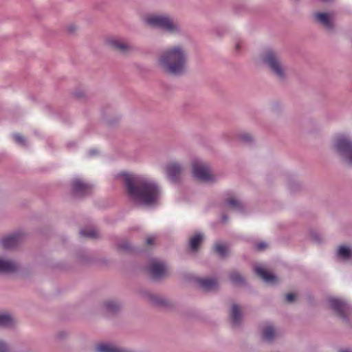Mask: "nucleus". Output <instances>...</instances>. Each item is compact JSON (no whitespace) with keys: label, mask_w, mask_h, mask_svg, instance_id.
I'll return each instance as SVG.
<instances>
[{"label":"nucleus","mask_w":352,"mask_h":352,"mask_svg":"<svg viewBox=\"0 0 352 352\" xmlns=\"http://www.w3.org/2000/svg\"><path fill=\"white\" fill-rule=\"evenodd\" d=\"M117 177L122 179L129 195L143 205H152L160 196L161 190L157 183L145 176L120 173Z\"/></svg>","instance_id":"obj_1"},{"label":"nucleus","mask_w":352,"mask_h":352,"mask_svg":"<svg viewBox=\"0 0 352 352\" xmlns=\"http://www.w3.org/2000/svg\"><path fill=\"white\" fill-rule=\"evenodd\" d=\"M188 54L184 47L176 45L167 47L161 52L157 65L165 74L180 76L187 71Z\"/></svg>","instance_id":"obj_2"},{"label":"nucleus","mask_w":352,"mask_h":352,"mask_svg":"<svg viewBox=\"0 0 352 352\" xmlns=\"http://www.w3.org/2000/svg\"><path fill=\"white\" fill-rule=\"evenodd\" d=\"M143 22L151 28L162 30L173 35H180L184 32L179 23L168 14H148L143 17Z\"/></svg>","instance_id":"obj_3"},{"label":"nucleus","mask_w":352,"mask_h":352,"mask_svg":"<svg viewBox=\"0 0 352 352\" xmlns=\"http://www.w3.org/2000/svg\"><path fill=\"white\" fill-rule=\"evenodd\" d=\"M262 63L266 65L276 77L284 79L286 77V69L278 55L272 50H268L261 57Z\"/></svg>","instance_id":"obj_4"},{"label":"nucleus","mask_w":352,"mask_h":352,"mask_svg":"<svg viewBox=\"0 0 352 352\" xmlns=\"http://www.w3.org/2000/svg\"><path fill=\"white\" fill-rule=\"evenodd\" d=\"M192 175L197 179L210 183L215 181L214 176L212 174L210 166L201 161H195L192 165Z\"/></svg>","instance_id":"obj_5"},{"label":"nucleus","mask_w":352,"mask_h":352,"mask_svg":"<svg viewBox=\"0 0 352 352\" xmlns=\"http://www.w3.org/2000/svg\"><path fill=\"white\" fill-rule=\"evenodd\" d=\"M72 192L76 198H82L89 195L94 186L79 177L74 178L71 182Z\"/></svg>","instance_id":"obj_6"},{"label":"nucleus","mask_w":352,"mask_h":352,"mask_svg":"<svg viewBox=\"0 0 352 352\" xmlns=\"http://www.w3.org/2000/svg\"><path fill=\"white\" fill-rule=\"evenodd\" d=\"M331 146L344 154H352V139L347 134H336L332 138Z\"/></svg>","instance_id":"obj_7"},{"label":"nucleus","mask_w":352,"mask_h":352,"mask_svg":"<svg viewBox=\"0 0 352 352\" xmlns=\"http://www.w3.org/2000/svg\"><path fill=\"white\" fill-rule=\"evenodd\" d=\"M330 307L343 320L348 321L346 311L349 309V305L343 300L337 298H330L328 300Z\"/></svg>","instance_id":"obj_8"},{"label":"nucleus","mask_w":352,"mask_h":352,"mask_svg":"<svg viewBox=\"0 0 352 352\" xmlns=\"http://www.w3.org/2000/svg\"><path fill=\"white\" fill-rule=\"evenodd\" d=\"M315 21L327 30L331 31L334 27L333 14L329 12H318L314 14Z\"/></svg>","instance_id":"obj_9"},{"label":"nucleus","mask_w":352,"mask_h":352,"mask_svg":"<svg viewBox=\"0 0 352 352\" xmlns=\"http://www.w3.org/2000/svg\"><path fill=\"white\" fill-rule=\"evenodd\" d=\"M23 239V234L16 232L3 237L1 240V244L5 249H12L16 247Z\"/></svg>","instance_id":"obj_10"},{"label":"nucleus","mask_w":352,"mask_h":352,"mask_svg":"<svg viewBox=\"0 0 352 352\" xmlns=\"http://www.w3.org/2000/svg\"><path fill=\"white\" fill-rule=\"evenodd\" d=\"M149 272L153 279H160L166 275V265L162 262L154 261L150 265Z\"/></svg>","instance_id":"obj_11"},{"label":"nucleus","mask_w":352,"mask_h":352,"mask_svg":"<svg viewBox=\"0 0 352 352\" xmlns=\"http://www.w3.org/2000/svg\"><path fill=\"white\" fill-rule=\"evenodd\" d=\"M182 168L180 164L173 162L169 164L166 167V173L168 179L174 183L179 182L182 174Z\"/></svg>","instance_id":"obj_12"},{"label":"nucleus","mask_w":352,"mask_h":352,"mask_svg":"<svg viewBox=\"0 0 352 352\" xmlns=\"http://www.w3.org/2000/svg\"><path fill=\"white\" fill-rule=\"evenodd\" d=\"M19 269L20 266L16 262L0 258V272L11 274L16 272Z\"/></svg>","instance_id":"obj_13"},{"label":"nucleus","mask_w":352,"mask_h":352,"mask_svg":"<svg viewBox=\"0 0 352 352\" xmlns=\"http://www.w3.org/2000/svg\"><path fill=\"white\" fill-rule=\"evenodd\" d=\"M108 45L112 48L123 53H126L131 50V47L129 43L120 38H112L107 41Z\"/></svg>","instance_id":"obj_14"},{"label":"nucleus","mask_w":352,"mask_h":352,"mask_svg":"<svg viewBox=\"0 0 352 352\" xmlns=\"http://www.w3.org/2000/svg\"><path fill=\"white\" fill-rule=\"evenodd\" d=\"M108 45L112 48L123 53H126L131 50V47L129 43L120 38H112L107 41Z\"/></svg>","instance_id":"obj_15"},{"label":"nucleus","mask_w":352,"mask_h":352,"mask_svg":"<svg viewBox=\"0 0 352 352\" xmlns=\"http://www.w3.org/2000/svg\"><path fill=\"white\" fill-rule=\"evenodd\" d=\"M96 351V352H133L131 350L107 343L98 344Z\"/></svg>","instance_id":"obj_16"},{"label":"nucleus","mask_w":352,"mask_h":352,"mask_svg":"<svg viewBox=\"0 0 352 352\" xmlns=\"http://www.w3.org/2000/svg\"><path fill=\"white\" fill-rule=\"evenodd\" d=\"M230 320L233 327H238L241 323L242 314L238 305L234 304L232 307Z\"/></svg>","instance_id":"obj_17"},{"label":"nucleus","mask_w":352,"mask_h":352,"mask_svg":"<svg viewBox=\"0 0 352 352\" xmlns=\"http://www.w3.org/2000/svg\"><path fill=\"white\" fill-rule=\"evenodd\" d=\"M254 271L255 273L267 283H273L276 280V277L274 275L269 273L261 267H255Z\"/></svg>","instance_id":"obj_18"},{"label":"nucleus","mask_w":352,"mask_h":352,"mask_svg":"<svg viewBox=\"0 0 352 352\" xmlns=\"http://www.w3.org/2000/svg\"><path fill=\"white\" fill-rule=\"evenodd\" d=\"M199 285L206 291H210L215 289L218 283L216 278H200L197 280Z\"/></svg>","instance_id":"obj_19"},{"label":"nucleus","mask_w":352,"mask_h":352,"mask_svg":"<svg viewBox=\"0 0 352 352\" xmlns=\"http://www.w3.org/2000/svg\"><path fill=\"white\" fill-rule=\"evenodd\" d=\"M16 322L14 317L8 312L0 313V327H12Z\"/></svg>","instance_id":"obj_20"},{"label":"nucleus","mask_w":352,"mask_h":352,"mask_svg":"<svg viewBox=\"0 0 352 352\" xmlns=\"http://www.w3.org/2000/svg\"><path fill=\"white\" fill-rule=\"evenodd\" d=\"M237 140L243 144L252 145L255 142L254 135L246 131H241L236 135Z\"/></svg>","instance_id":"obj_21"},{"label":"nucleus","mask_w":352,"mask_h":352,"mask_svg":"<svg viewBox=\"0 0 352 352\" xmlns=\"http://www.w3.org/2000/svg\"><path fill=\"white\" fill-rule=\"evenodd\" d=\"M276 336V331L272 325L265 326L262 331V338L264 341L271 342Z\"/></svg>","instance_id":"obj_22"},{"label":"nucleus","mask_w":352,"mask_h":352,"mask_svg":"<svg viewBox=\"0 0 352 352\" xmlns=\"http://www.w3.org/2000/svg\"><path fill=\"white\" fill-rule=\"evenodd\" d=\"M146 296L151 303L157 306H166V300L162 296L156 294H151L150 292L146 293Z\"/></svg>","instance_id":"obj_23"},{"label":"nucleus","mask_w":352,"mask_h":352,"mask_svg":"<svg viewBox=\"0 0 352 352\" xmlns=\"http://www.w3.org/2000/svg\"><path fill=\"white\" fill-rule=\"evenodd\" d=\"M337 256L342 260H349L352 257V250L346 246H340L337 252Z\"/></svg>","instance_id":"obj_24"},{"label":"nucleus","mask_w":352,"mask_h":352,"mask_svg":"<svg viewBox=\"0 0 352 352\" xmlns=\"http://www.w3.org/2000/svg\"><path fill=\"white\" fill-rule=\"evenodd\" d=\"M203 239L201 234H197L190 240V248L192 251H195L198 249V247Z\"/></svg>","instance_id":"obj_25"},{"label":"nucleus","mask_w":352,"mask_h":352,"mask_svg":"<svg viewBox=\"0 0 352 352\" xmlns=\"http://www.w3.org/2000/svg\"><path fill=\"white\" fill-rule=\"evenodd\" d=\"M104 307L106 310L110 313H116L120 308V304L113 300L106 302L104 304Z\"/></svg>","instance_id":"obj_26"},{"label":"nucleus","mask_w":352,"mask_h":352,"mask_svg":"<svg viewBox=\"0 0 352 352\" xmlns=\"http://www.w3.org/2000/svg\"><path fill=\"white\" fill-rule=\"evenodd\" d=\"M226 204L240 212H243V206L236 199L231 198L227 200Z\"/></svg>","instance_id":"obj_27"},{"label":"nucleus","mask_w":352,"mask_h":352,"mask_svg":"<svg viewBox=\"0 0 352 352\" xmlns=\"http://www.w3.org/2000/svg\"><path fill=\"white\" fill-rule=\"evenodd\" d=\"M231 282L234 285H242L244 283V278L236 272H233L230 275Z\"/></svg>","instance_id":"obj_28"},{"label":"nucleus","mask_w":352,"mask_h":352,"mask_svg":"<svg viewBox=\"0 0 352 352\" xmlns=\"http://www.w3.org/2000/svg\"><path fill=\"white\" fill-rule=\"evenodd\" d=\"M214 249L218 255L221 258H224L228 255V248L223 244L217 243L215 245Z\"/></svg>","instance_id":"obj_29"},{"label":"nucleus","mask_w":352,"mask_h":352,"mask_svg":"<svg viewBox=\"0 0 352 352\" xmlns=\"http://www.w3.org/2000/svg\"><path fill=\"white\" fill-rule=\"evenodd\" d=\"M80 234L82 237L94 239L98 236V233L94 229H82L80 231Z\"/></svg>","instance_id":"obj_30"},{"label":"nucleus","mask_w":352,"mask_h":352,"mask_svg":"<svg viewBox=\"0 0 352 352\" xmlns=\"http://www.w3.org/2000/svg\"><path fill=\"white\" fill-rule=\"evenodd\" d=\"M13 138L17 144H19L21 146L25 145V142H26L25 139L21 134H19V133L13 134Z\"/></svg>","instance_id":"obj_31"},{"label":"nucleus","mask_w":352,"mask_h":352,"mask_svg":"<svg viewBox=\"0 0 352 352\" xmlns=\"http://www.w3.org/2000/svg\"><path fill=\"white\" fill-rule=\"evenodd\" d=\"M118 248L121 250H123V251H130L131 250L132 248L131 246V245L129 244V243L128 241H122L121 243H119L118 244Z\"/></svg>","instance_id":"obj_32"},{"label":"nucleus","mask_w":352,"mask_h":352,"mask_svg":"<svg viewBox=\"0 0 352 352\" xmlns=\"http://www.w3.org/2000/svg\"><path fill=\"white\" fill-rule=\"evenodd\" d=\"M342 162L348 166H352V155H342Z\"/></svg>","instance_id":"obj_33"},{"label":"nucleus","mask_w":352,"mask_h":352,"mask_svg":"<svg viewBox=\"0 0 352 352\" xmlns=\"http://www.w3.org/2000/svg\"><path fill=\"white\" fill-rule=\"evenodd\" d=\"M0 352H10L8 344L0 340Z\"/></svg>","instance_id":"obj_34"},{"label":"nucleus","mask_w":352,"mask_h":352,"mask_svg":"<svg viewBox=\"0 0 352 352\" xmlns=\"http://www.w3.org/2000/svg\"><path fill=\"white\" fill-rule=\"evenodd\" d=\"M267 246V244L265 242H260L256 243V248L257 250H263L265 249Z\"/></svg>","instance_id":"obj_35"},{"label":"nucleus","mask_w":352,"mask_h":352,"mask_svg":"<svg viewBox=\"0 0 352 352\" xmlns=\"http://www.w3.org/2000/svg\"><path fill=\"white\" fill-rule=\"evenodd\" d=\"M295 298V295L292 293H289L286 295V300L287 302H293Z\"/></svg>","instance_id":"obj_36"},{"label":"nucleus","mask_w":352,"mask_h":352,"mask_svg":"<svg viewBox=\"0 0 352 352\" xmlns=\"http://www.w3.org/2000/svg\"><path fill=\"white\" fill-rule=\"evenodd\" d=\"M311 239L314 241H315L316 243H320L321 241L320 236L317 234H312Z\"/></svg>","instance_id":"obj_37"},{"label":"nucleus","mask_w":352,"mask_h":352,"mask_svg":"<svg viewBox=\"0 0 352 352\" xmlns=\"http://www.w3.org/2000/svg\"><path fill=\"white\" fill-rule=\"evenodd\" d=\"M146 244L148 245H153V242H154V237L153 236H148L147 239H146Z\"/></svg>","instance_id":"obj_38"},{"label":"nucleus","mask_w":352,"mask_h":352,"mask_svg":"<svg viewBox=\"0 0 352 352\" xmlns=\"http://www.w3.org/2000/svg\"><path fill=\"white\" fill-rule=\"evenodd\" d=\"M99 152L100 151L98 148H94L90 150L89 154H98Z\"/></svg>","instance_id":"obj_39"},{"label":"nucleus","mask_w":352,"mask_h":352,"mask_svg":"<svg viewBox=\"0 0 352 352\" xmlns=\"http://www.w3.org/2000/svg\"><path fill=\"white\" fill-rule=\"evenodd\" d=\"M228 217L226 214L223 215L221 217V220L223 223H226L228 221Z\"/></svg>","instance_id":"obj_40"},{"label":"nucleus","mask_w":352,"mask_h":352,"mask_svg":"<svg viewBox=\"0 0 352 352\" xmlns=\"http://www.w3.org/2000/svg\"><path fill=\"white\" fill-rule=\"evenodd\" d=\"M75 30H76V27L74 25H70L69 27V31L71 32H74Z\"/></svg>","instance_id":"obj_41"},{"label":"nucleus","mask_w":352,"mask_h":352,"mask_svg":"<svg viewBox=\"0 0 352 352\" xmlns=\"http://www.w3.org/2000/svg\"><path fill=\"white\" fill-rule=\"evenodd\" d=\"M341 352H352V350L345 349V350H342Z\"/></svg>","instance_id":"obj_42"},{"label":"nucleus","mask_w":352,"mask_h":352,"mask_svg":"<svg viewBox=\"0 0 352 352\" xmlns=\"http://www.w3.org/2000/svg\"><path fill=\"white\" fill-rule=\"evenodd\" d=\"M75 144H76L75 142H72L70 146H74Z\"/></svg>","instance_id":"obj_43"}]
</instances>
